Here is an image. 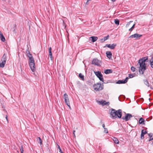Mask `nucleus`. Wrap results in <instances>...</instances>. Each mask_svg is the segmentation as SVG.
<instances>
[{
	"label": "nucleus",
	"instance_id": "nucleus-53",
	"mask_svg": "<svg viewBox=\"0 0 153 153\" xmlns=\"http://www.w3.org/2000/svg\"><path fill=\"white\" fill-rule=\"evenodd\" d=\"M63 24L64 25L65 24V23H64V21H63Z\"/></svg>",
	"mask_w": 153,
	"mask_h": 153
},
{
	"label": "nucleus",
	"instance_id": "nucleus-3",
	"mask_svg": "<svg viewBox=\"0 0 153 153\" xmlns=\"http://www.w3.org/2000/svg\"><path fill=\"white\" fill-rule=\"evenodd\" d=\"M94 73L100 81L103 82L104 83H105L104 82L103 75L100 71H94Z\"/></svg>",
	"mask_w": 153,
	"mask_h": 153
},
{
	"label": "nucleus",
	"instance_id": "nucleus-9",
	"mask_svg": "<svg viewBox=\"0 0 153 153\" xmlns=\"http://www.w3.org/2000/svg\"><path fill=\"white\" fill-rule=\"evenodd\" d=\"M64 97L65 100V101L66 104H70L68 96L66 93H65L64 94Z\"/></svg>",
	"mask_w": 153,
	"mask_h": 153
},
{
	"label": "nucleus",
	"instance_id": "nucleus-40",
	"mask_svg": "<svg viewBox=\"0 0 153 153\" xmlns=\"http://www.w3.org/2000/svg\"><path fill=\"white\" fill-rule=\"evenodd\" d=\"M129 78L128 77H126L125 79L124 80V82H125L126 83L128 81V79Z\"/></svg>",
	"mask_w": 153,
	"mask_h": 153
},
{
	"label": "nucleus",
	"instance_id": "nucleus-50",
	"mask_svg": "<svg viewBox=\"0 0 153 153\" xmlns=\"http://www.w3.org/2000/svg\"><path fill=\"white\" fill-rule=\"evenodd\" d=\"M6 120L7 121H8V119H7V115L6 116Z\"/></svg>",
	"mask_w": 153,
	"mask_h": 153
},
{
	"label": "nucleus",
	"instance_id": "nucleus-25",
	"mask_svg": "<svg viewBox=\"0 0 153 153\" xmlns=\"http://www.w3.org/2000/svg\"><path fill=\"white\" fill-rule=\"evenodd\" d=\"M109 37V35H108V36H105L103 38L101 39L100 40H101V41H102V42H103L104 41H106L108 39Z\"/></svg>",
	"mask_w": 153,
	"mask_h": 153
},
{
	"label": "nucleus",
	"instance_id": "nucleus-14",
	"mask_svg": "<svg viewBox=\"0 0 153 153\" xmlns=\"http://www.w3.org/2000/svg\"><path fill=\"white\" fill-rule=\"evenodd\" d=\"M99 103L100 104H102V105H108L109 104V102H106L105 100L103 101H99Z\"/></svg>",
	"mask_w": 153,
	"mask_h": 153
},
{
	"label": "nucleus",
	"instance_id": "nucleus-54",
	"mask_svg": "<svg viewBox=\"0 0 153 153\" xmlns=\"http://www.w3.org/2000/svg\"><path fill=\"white\" fill-rule=\"evenodd\" d=\"M2 1H5L6 0H2Z\"/></svg>",
	"mask_w": 153,
	"mask_h": 153
},
{
	"label": "nucleus",
	"instance_id": "nucleus-21",
	"mask_svg": "<svg viewBox=\"0 0 153 153\" xmlns=\"http://www.w3.org/2000/svg\"><path fill=\"white\" fill-rule=\"evenodd\" d=\"M36 140L38 143H42V140L39 137H37L36 138Z\"/></svg>",
	"mask_w": 153,
	"mask_h": 153
},
{
	"label": "nucleus",
	"instance_id": "nucleus-26",
	"mask_svg": "<svg viewBox=\"0 0 153 153\" xmlns=\"http://www.w3.org/2000/svg\"><path fill=\"white\" fill-rule=\"evenodd\" d=\"M113 141H114V143H119V141L117 139L116 137L113 138Z\"/></svg>",
	"mask_w": 153,
	"mask_h": 153
},
{
	"label": "nucleus",
	"instance_id": "nucleus-49",
	"mask_svg": "<svg viewBox=\"0 0 153 153\" xmlns=\"http://www.w3.org/2000/svg\"><path fill=\"white\" fill-rule=\"evenodd\" d=\"M75 130H74L73 131V134H74V136H75Z\"/></svg>",
	"mask_w": 153,
	"mask_h": 153
},
{
	"label": "nucleus",
	"instance_id": "nucleus-59",
	"mask_svg": "<svg viewBox=\"0 0 153 153\" xmlns=\"http://www.w3.org/2000/svg\"><path fill=\"white\" fill-rule=\"evenodd\" d=\"M152 143H153V142Z\"/></svg>",
	"mask_w": 153,
	"mask_h": 153
},
{
	"label": "nucleus",
	"instance_id": "nucleus-35",
	"mask_svg": "<svg viewBox=\"0 0 153 153\" xmlns=\"http://www.w3.org/2000/svg\"><path fill=\"white\" fill-rule=\"evenodd\" d=\"M105 46H107L108 48H110L111 49H112L111 45L110 44H107L105 46Z\"/></svg>",
	"mask_w": 153,
	"mask_h": 153
},
{
	"label": "nucleus",
	"instance_id": "nucleus-52",
	"mask_svg": "<svg viewBox=\"0 0 153 153\" xmlns=\"http://www.w3.org/2000/svg\"><path fill=\"white\" fill-rule=\"evenodd\" d=\"M132 22V21H130L128 23V24H130V22Z\"/></svg>",
	"mask_w": 153,
	"mask_h": 153
},
{
	"label": "nucleus",
	"instance_id": "nucleus-38",
	"mask_svg": "<svg viewBox=\"0 0 153 153\" xmlns=\"http://www.w3.org/2000/svg\"><path fill=\"white\" fill-rule=\"evenodd\" d=\"M34 62H35V61H34V59H31V60L29 61V63H34Z\"/></svg>",
	"mask_w": 153,
	"mask_h": 153
},
{
	"label": "nucleus",
	"instance_id": "nucleus-41",
	"mask_svg": "<svg viewBox=\"0 0 153 153\" xmlns=\"http://www.w3.org/2000/svg\"><path fill=\"white\" fill-rule=\"evenodd\" d=\"M152 117H150V118H148L146 119V121H149L152 119Z\"/></svg>",
	"mask_w": 153,
	"mask_h": 153
},
{
	"label": "nucleus",
	"instance_id": "nucleus-43",
	"mask_svg": "<svg viewBox=\"0 0 153 153\" xmlns=\"http://www.w3.org/2000/svg\"><path fill=\"white\" fill-rule=\"evenodd\" d=\"M27 56L28 57V58H29V57H33L32 54H31L30 53L27 55Z\"/></svg>",
	"mask_w": 153,
	"mask_h": 153
},
{
	"label": "nucleus",
	"instance_id": "nucleus-28",
	"mask_svg": "<svg viewBox=\"0 0 153 153\" xmlns=\"http://www.w3.org/2000/svg\"><path fill=\"white\" fill-rule=\"evenodd\" d=\"M150 65L151 68L153 67V57H152V58L150 61Z\"/></svg>",
	"mask_w": 153,
	"mask_h": 153
},
{
	"label": "nucleus",
	"instance_id": "nucleus-10",
	"mask_svg": "<svg viewBox=\"0 0 153 153\" xmlns=\"http://www.w3.org/2000/svg\"><path fill=\"white\" fill-rule=\"evenodd\" d=\"M30 67L31 70L33 72H34L36 70V68L35 67V62L29 63Z\"/></svg>",
	"mask_w": 153,
	"mask_h": 153
},
{
	"label": "nucleus",
	"instance_id": "nucleus-2",
	"mask_svg": "<svg viewBox=\"0 0 153 153\" xmlns=\"http://www.w3.org/2000/svg\"><path fill=\"white\" fill-rule=\"evenodd\" d=\"M104 85L103 84H101L100 83H97L93 85L94 89L96 91H100L103 89Z\"/></svg>",
	"mask_w": 153,
	"mask_h": 153
},
{
	"label": "nucleus",
	"instance_id": "nucleus-29",
	"mask_svg": "<svg viewBox=\"0 0 153 153\" xmlns=\"http://www.w3.org/2000/svg\"><path fill=\"white\" fill-rule=\"evenodd\" d=\"M114 22H115V23L116 24V25H118L119 24V21L118 19H114Z\"/></svg>",
	"mask_w": 153,
	"mask_h": 153
},
{
	"label": "nucleus",
	"instance_id": "nucleus-5",
	"mask_svg": "<svg viewBox=\"0 0 153 153\" xmlns=\"http://www.w3.org/2000/svg\"><path fill=\"white\" fill-rule=\"evenodd\" d=\"M132 117V115L130 114L127 113L126 114L125 117H123L121 118L125 121H127L129 120Z\"/></svg>",
	"mask_w": 153,
	"mask_h": 153
},
{
	"label": "nucleus",
	"instance_id": "nucleus-46",
	"mask_svg": "<svg viewBox=\"0 0 153 153\" xmlns=\"http://www.w3.org/2000/svg\"><path fill=\"white\" fill-rule=\"evenodd\" d=\"M26 53L27 55H28V54H29V53H30V52L29 51H27L26 52Z\"/></svg>",
	"mask_w": 153,
	"mask_h": 153
},
{
	"label": "nucleus",
	"instance_id": "nucleus-22",
	"mask_svg": "<svg viewBox=\"0 0 153 153\" xmlns=\"http://www.w3.org/2000/svg\"><path fill=\"white\" fill-rule=\"evenodd\" d=\"M149 135V139L148 140L149 141H150L153 140V134L152 133L148 134Z\"/></svg>",
	"mask_w": 153,
	"mask_h": 153
},
{
	"label": "nucleus",
	"instance_id": "nucleus-23",
	"mask_svg": "<svg viewBox=\"0 0 153 153\" xmlns=\"http://www.w3.org/2000/svg\"><path fill=\"white\" fill-rule=\"evenodd\" d=\"M18 146L20 149L21 153H23L24 151L23 146L21 145V144H20V145H18Z\"/></svg>",
	"mask_w": 153,
	"mask_h": 153
},
{
	"label": "nucleus",
	"instance_id": "nucleus-42",
	"mask_svg": "<svg viewBox=\"0 0 153 153\" xmlns=\"http://www.w3.org/2000/svg\"><path fill=\"white\" fill-rule=\"evenodd\" d=\"M91 0H87L85 4L86 5H88L89 4V1H91Z\"/></svg>",
	"mask_w": 153,
	"mask_h": 153
},
{
	"label": "nucleus",
	"instance_id": "nucleus-60",
	"mask_svg": "<svg viewBox=\"0 0 153 153\" xmlns=\"http://www.w3.org/2000/svg\"><path fill=\"white\" fill-rule=\"evenodd\" d=\"M152 89H153V88H152Z\"/></svg>",
	"mask_w": 153,
	"mask_h": 153
},
{
	"label": "nucleus",
	"instance_id": "nucleus-48",
	"mask_svg": "<svg viewBox=\"0 0 153 153\" xmlns=\"http://www.w3.org/2000/svg\"><path fill=\"white\" fill-rule=\"evenodd\" d=\"M102 126L103 128H105V124H102Z\"/></svg>",
	"mask_w": 153,
	"mask_h": 153
},
{
	"label": "nucleus",
	"instance_id": "nucleus-57",
	"mask_svg": "<svg viewBox=\"0 0 153 153\" xmlns=\"http://www.w3.org/2000/svg\"><path fill=\"white\" fill-rule=\"evenodd\" d=\"M149 100H150V98H149Z\"/></svg>",
	"mask_w": 153,
	"mask_h": 153
},
{
	"label": "nucleus",
	"instance_id": "nucleus-37",
	"mask_svg": "<svg viewBox=\"0 0 153 153\" xmlns=\"http://www.w3.org/2000/svg\"><path fill=\"white\" fill-rule=\"evenodd\" d=\"M134 77V76L133 74H128V77L130 78H132Z\"/></svg>",
	"mask_w": 153,
	"mask_h": 153
},
{
	"label": "nucleus",
	"instance_id": "nucleus-11",
	"mask_svg": "<svg viewBox=\"0 0 153 153\" xmlns=\"http://www.w3.org/2000/svg\"><path fill=\"white\" fill-rule=\"evenodd\" d=\"M148 58L147 56L144 57H142V58L140 59L138 61V63L140 62L145 63V62H147Z\"/></svg>",
	"mask_w": 153,
	"mask_h": 153
},
{
	"label": "nucleus",
	"instance_id": "nucleus-6",
	"mask_svg": "<svg viewBox=\"0 0 153 153\" xmlns=\"http://www.w3.org/2000/svg\"><path fill=\"white\" fill-rule=\"evenodd\" d=\"M142 36V35L138 34V33H135L130 36L128 38H135L137 39H139Z\"/></svg>",
	"mask_w": 153,
	"mask_h": 153
},
{
	"label": "nucleus",
	"instance_id": "nucleus-32",
	"mask_svg": "<svg viewBox=\"0 0 153 153\" xmlns=\"http://www.w3.org/2000/svg\"><path fill=\"white\" fill-rule=\"evenodd\" d=\"M111 47L112 48V49H114L115 47L116 46L117 44H116L113 43L111 44Z\"/></svg>",
	"mask_w": 153,
	"mask_h": 153
},
{
	"label": "nucleus",
	"instance_id": "nucleus-4",
	"mask_svg": "<svg viewBox=\"0 0 153 153\" xmlns=\"http://www.w3.org/2000/svg\"><path fill=\"white\" fill-rule=\"evenodd\" d=\"M115 116H114L113 119H115L117 117L119 118H121L122 116V112L121 109H119L116 110L115 112Z\"/></svg>",
	"mask_w": 153,
	"mask_h": 153
},
{
	"label": "nucleus",
	"instance_id": "nucleus-12",
	"mask_svg": "<svg viewBox=\"0 0 153 153\" xmlns=\"http://www.w3.org/2000/svg\"><path fill=\"white\" fill-rule=\"evenodd\" d=\"M147 131H145L143 129H142L141 131V138L143 139L144 138V135L145 134H147Z\"/></svg>",
	"mask_w": 153,
	"mask_h": 153
},
{
	"label": "nucleus",
	"instance_id": "nucleus-13",
	"mask_svg": "<svg viewBox=\"0 0 153 153\" xmlns=\"http://www.w3.org/2000/svg\"><path fill=\"white\" fill-rule=\"evenodd\" d=\"M145 121L144 119L142 117H141L140 118L139 122V123L140 124H143L145 125Z\"/></svg>",
	"mask_w": 153,
	"mask_h": 153
},
{
	"label": "nucleus",
	"instance_id": "nucleus-39",
	"mask_svg": "<svg viewBox=\"0 0 153 153\" xmlns=\"http://www.w3.org/2000/svg\"><path fill=\"white\" fill-rule=\"evenodd\" d=\"M57 144V146H58V148L59 149V152H60L61 153H63V152H62L61 149L60 148L59 146L58 145V144Z\"/></svg>",
	"mask_w": 153,
	"mask_h": 153
},
{
	"label": "nucleus",
	"instance_id": "nucleus-17",
	"mask_svg": "<svg viewBox=\"0 0 153 153\" xmlns=\"http://www.w3.org/2000/svg\"><path fill=\"white\" fill-rule=\"evenodd\" d=\"M51 48L50 47L48 48L49 52V56H50V57L51 58V60H53V57L52 53L51 52Z\"/></svg>",
	"mask_w": 153,
	"mask_h": 153
},
{
	"label": "nucleus",
	"instance_id": "nucleus-27",
	"mask_svg": "<svg viewBox=\"0 0 153 153\" xmlns=\"http://www.w3.org/2000/svg\"><path fill=\"white\" fill-rule=\"evenodd\" d=\"M124 80H118L116 82L117 84H125V82H124Z\"/></svg>",
	"mask_w": 153,
	"mask_h": 153
},
{
	"label": "nucleus",
	"instance_id": "nucleus-16",
	"mask_svg": "<svg viewBox=\"0 0 153 153\" xmlns=\"http://www.w3.org/2000/svg\"><path fill=\"white\" fill-rule=\"evenodd\" d=\"M6 56H7L6 54L5 53H4V55L1 58V60L2 62H3L4 63H6V60H7Z\"/></svg>",
	"mask_w": 153,
	"mask_h": 153
},
{
	"label": "nucleus",
	"instance_id": "nucleus-20",
	"mask_svg": "<svg viewBox=\"0 0 153 153\" xmlns=\"http://www.w3.org/2000/svg\"><path fill=\"white\" fill-rule=\"evenodd\" d=\"M90 38H91L92 41L93 42H94L96 41L98 39L97 37L95 36H91Z\"/></svg>",
	"mask_w": 153,
	"mask_h": 153
},
{
	"label": "nucleus",
	"instance_id": "nucleus-7",
	"mask_svg": "<svg viewBox=\"0 0 153 153\" xmlns=\"http://www.w3.org/2000/svg\"><path fill=\"white\" fill-rule=\"evenodd\" d=\"M116 111V110L113 108H111L109 110V112H110V117L112 119L114 115V116H115L116 114H115Z\"/></svg>",
	"mask_w": 153,
	"mask_h": 153
},
{
	"label": "nucleus",
	"instance_id": "nucleus-44",
	"mask_svg": "<svg viewBox=\"0 0 153 153\" xmlns=\"http://www.w3.org/2000/svg\"><path fill=\"white\" fill-rule=\"evenodd\" d=\"M12 147L13 149H15L16 148V146H15L14 144H12V145L11 146Z\"/></svg>",
	"mask_w": 153,
	"mask_h": 153
},
{
	"label": "nucleus",
	"instance_id": "nucleus-55",
	"mask_svg": "<svg viewBox=\"0 0 153 153\" xmlns=\"http://www.w3.org/2000/svg\"><path fill=\"white\" fill-rule=\"evenodd\" d=\"M119 97H118L119 100L120 101V100L119 99Z\"/></svg>",
	"mask_w": 153,
	"mask_h": 153
},
{
	"label": "nucleus",
	"instance_id": "nucleus-15",
	"mask_svg": "<svg viewBox=\"0 0 153 153\" xmlns=\"http://www.w3.org/2000/svg\"><path fill=\"white\" fill-rule=\"evenodd\" d=\"M106 54L107 57L110 59L112 57V53L111 51H107L106 52Z\"/></svg>",
	"mask_w": 153,
	"mask_h": 153
},
{
	"label": "nucleus",
	"instance_id": "nucleus-58",
	"mask_svg": "<svg viewBox=\"0 0 153 153\" xmlns=\"http://www.w3.org/2000/svg\"><path fill=\"white\" fill-rule=\"evenodd\" d=\"M102 121L101 120V123H102Z\"/></svg>",
	"mask_w": 153,
	"mask_h": 153
},
{
	"label": "nucleus",
	"instance_id": "nucleus-45",
	"mask_svg": "<svg viewBox=\"0 0 153 153\" xmlns=\"http://www.w3.org/2000/svg\"><path fill=\"white\" fill-rule=\"evenodd\" d=\"M34 59V58L33 57H29V61L31 60V59Z\"/></svg>",
	"mask_w": 153,
	"mask_h": 153
},
{
	"label": "nucleus",
	"instance_id": "nucleus-31",
	"mask_svg": "<svg viewBox=\"0 0 153 153\" xmlns=\"http://www.w3.org/2000/svg\"><path fill=\"white\" fill-rule=\"evenodd\" d=\"M6 63L3 62H1V63H0V67L3 68L4 66V65Z\"/></svg>",
	"mask_w": 153,
	"mask_h": 153
},
{
	"label": "nucleus",
	"instance_id": "nucleus-47",
	"mask_svg": "<svg viewBox=\"0 0 153 153\" xmlns=\"http://www.w3.org/2000/svg\"><path fill=\"white\" fill-rule=\"evenodd\" d=\"M67 105L69 107V108H71V106H70V104H67Z\"/></svg>",
	"mask_w": 153,
	"mask_h": 153
},
{
	"label": "nucleus",
	"instance_id": "nucleus-24",
	"mask_svg": "<svg viewBox=\"0 0 153 153\" xmlns=\"http://www.w3.org/2000/svg\"><path fill=\"white\" fill-rule=\"evenodd\" d=\"M0 38L2 41L4 42L5 41V38L2 33L0 34Z\"/></svg>",
	"mask_w": 153,
	"mask_h": 153
},
{
	"label": "nucleus",
	"instance_id": "nucleus-18",
	"mask_svg": "<svg viewBox=\"0 0 153 153\" xmlns=\"http://www.w3.org/2000/svg\"><path fill=\"white\" fill-rule=\"evenodd\" d=\"M113 71L111 69H108L105 70L104 72V73L106 74H108L112 73Z\"/></svg>",
	"mask_w": 153,
	"mask_h": 153
},
{
	"label": "nucleus",
	"instance_id": "nucleus-8",
	"mask_svg": "<svg viewBox=\"0 0 153 153\" xmlns=\"http://www.w3.org/2000/svg\"><path fill=\"white\" fill-rule=\"evenodd\" d=\"M101 63V61L97 58L94 59L92 62V64L97 66L100 65Z\"/></svg>",
	"mask_w": 153,
	"mask_h": 153
},
{
	"label": "nucleus",
	"instance_id": "nucleus-34",
	"mask_svg": "<svg viewBox=\"0 0 153 153\" xmlns=\"http://www.w3.org/2000/svg\"><path fill=\"white\" fill-rule=\"evenodd\" d=\"M131 70L132 71L134 72L135 71V70H136V69L135 68H134V67L132 66L131 67Z\"/></svg>",
	"mask_w": 153,
	"mask_h": 153
},
{
	"label": "nucleus",
	"instance_id": "nucleus-51",
	"mask_svg": "<svg viewBox=\"0 0 153 153\" xmlns=\"http://www.w3.org/2000/svg\"><path fill=\"white\" fill-rule=\"evenodd\" d=\"M116 1V0H111V1L113 2H114Z\"/></svg>",
	"mask_w": 153,
	"mask_h": 153
},
{
	"label": "nucleus",
	"instance_id": "nucleus-19",
	"mask_svg": "<svg viewBox=\"0 0 153 153\" xmlns=\"http://www.w3.org/2000/svg\"><path fill=\"white\" fill-rule=\"evenodd\" d=\"M144 83L145 85H146L148 87H149L151 89H152V85H149V83L147 80H144Z\"/></svg>",
	"mask_w": 153,
	"mask_h": 153
},
{
	"label": "nucleus",
	"instance_id": "nucleus-56",
	"mask_svg": "<svg viewBox=\"0 0 153 153\" xmlns=\"http://www.w3.org/2000/svg\"><path fill=\"white\" fill-rule=\"evenodd\" d=\"M17 151L18 152H19L18 150H17Z\"/></svg>",
	"mask_w": 153,
	"mask_h": 153
},
{
	"label": "nucleus",
	"instance_id": "nucleus-33",
	"mask_svg": "<svg viewBox=\"0 0 153 153\" xmlns=\"http://www.w3.org/2000/svg\"><path fill=\"white\" fill-rule=\"evenodd\" d=\"M135 26V24H134L133 25L132 27L130 28L129 29V31H131L133 30L134 29V28Z\"/></svg>",
	"mask_w": 153,
	"mask_h": 153
},
{
	"label": "nucleus",
	"instance_id": "nucleus-1",
	"mask_svg": "<svg viewBox=\"0 0 153 153\" xmlns=\"http://www.w3.org/2000/svg\"><path fill=\"white\" fill-rule=\"evenodd\" d=\"M138 64L139 65V67H138L139 68V73L140 74H143L146 69V63L140 62H138Z\"/></svg>",
	"mask_w": 153,
	"mask_h": 153
},
{
	"label": "nucleus",
	"instance_id": "nucleus-36",
	"mask_svg": "<svg viewBox=\"0 0 153 153\" xmlns=\"http://www.w3.org/2000/svg\"><path fill=\"white\" fill-rule=\"evenodd\" d=\"M104 132L105 133H107L108 132V129L106 128H104Z\"/></svg>",
	"mask_w": 153,
	"mask_h": 153
},
{
	"label": "nucleus",
	"instance_id": "nucleus-30",
	"mask_svg": "<svg viewBox=\"0 0 153 153\" xmlns=\"http://www.w3.org/2000/svg\"><path fill=\"white\" fill-rule=\"evenodd\" d=\"M79 76L82 80H84V76L82 75L81 74H79Z\"/></svg>",
	"mask_w": 153,
	"mask_h": 153
}]
</instances>
